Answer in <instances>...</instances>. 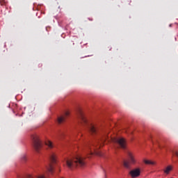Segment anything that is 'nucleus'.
<instances>
[{
  "mask_svg": "<svg viewBox=\"0 0 178 178\" xmlns=\"http://www.w3.org/2000/svg\"><path fill=\"white\" fill-rule=\"evenodd\" d=\"M45 144L47 147H49V148H50V149L54 148V143H52V142H51V140H47L45 142Z\"/></svg>",
  "mask_w": 178,
  "mask_h": 178,
  "instance_id": "12",
  "label": "nucleus"
},
{
  "mask_svg": "<svg viewBox=\"0 0 178 178\" xmlns=\"http://www.w3.org/2000/svg\"><path fill=\"white\" fill-rule=\"evenodd\" d=\"M124 166L127 169H129V168H130V163H129V161H124Z\"/></svg>",
  "mask_w": 178,
  "mask_h": 178,
  "instance_id": "15",
  "label": "nucleus"
},
{
  "mask_svg": "<svg viewBox=\"0 0 178 178\" xmlns=\"http://www.w3.org/2000/svg\"><path fill=\"white\" fill-rule=\"evenodd\" d=\"M58 123H63L65 122V116L59 117L58 119Z\"/></svg>",
  "mask_w": 178,
  "mask_h": 178,
  "instance_id": "14",
  "label": "nucleus"
},
{
  "mask_svg": "<svg viewBox=\"0 0 178 178\" xmlns=\"http://www.w3.org/2000/svg\"><path fill=\"white\" fill-rule=\"evenodd\" d=\"M143 162L145 165H155V162L152 161L151 160L144 159Z\"/></svg>",
  "mask_w": 178,
  "mask_h": 178,
  "instance_id": "11",
  "label": "nucleus"
},
{
  "mask_svg": "<svg viewBox=\"0 0 178 178\" xmlns=\"http://www.w3.org/2000/svg\"><path fill=\"white\" fill-rule=\"evenodd\" d=\"M46 169L47 170V172L49 173H54V166L52 165L51 163H49L47 166H46Z\"/></svg>",
  "mask_w": 178,
  "mask_h": 178,
  "instance_id": "8",
  "label": "nucleus"
},
{
  "mask_svg": "<svg viewBox=\"0 0 178 178\" xmlns=\"http://www.w3.org/2000/svg\"><path fill=\"white\" fill-rule=\"evenodd\" d=\"M89 131H90V133H92V134H96L97 128L95 127V126L91 124L89 127Z\"/></svg>",
  "mask_w": 178,
  "mask_h": 178,
  "instance_id": "9",
  "label": "nucleus"
},
{
  "mask_svg": "<svg viewBox=\"0 0 178 178\" xmlns=\"http://www.w3.org/2000/svg\"><path fill=\"white\" fill-rule=\"evenodd\" d=\"M127 155L131 165H136V163H137V159H136V156L134 152L128 151L127 152Z\"/></svg>",
  "mask_w": 178,
  "mask_h": 178,
  "instance_id": "3",
  "label": "nucleus"
},
{
  "mask_svg": "<svg viewBox=\"0 0 178 178\" xmlns=\"http://www.w3.org/2000/svg\"><path fill=\"white\" fill-rule=\"evenodd\" d=\"M93 154L94 153L92 152V151H91V147H88L86 150V155L88 158H91V155H93Z\"/></svg>",
  "mask_w": 178,
  "mask_h": 178,
  "instance_id": "10",
  "label": "nucleus"
},
{
  "mask_svg": "<svg viewBox=\"0 0 178 178\" xmlns=\"http://www.w3.org/2000/svg\"><path fill=\"white\" fill-rule=\"evenodd\" d=\"M79 119L81 121L83 122V123H86V122H87L86 117H84L82 113H80L79 114Z\"/></svg>",
  "mask_w": 178,
  "mask_h": 178,
  "instance_id": "13",
  "label": "nucleus"
},
{
  "mask_svg": "<svg viewBox=\"0 0 178 178\" xmlns=\"http://www.w3.org/2000/svg\"><path fill=\"white\" fill-rule=\"evenodd\" d=\"M129 175L132 178L138 177L141 175V170L140 168H135L129 172Z\"/></svg>",
  "mask_w": 178,
  "mask_h": 178,
  "instance_id": "5",
  "label": "nucleus"
},
{
  "mask_svg": "<svg viewBox=\"0 0 178 178\" xmlns=\"http://www.w3.org/2000/svg\"><path fill=\"white\" fill-rule=\"evenodd\" d=\"M38 178H45V176L44 175H40L38 177Z\"/></svg>",
  "mask_w": 178,
  "mask_h": 178,
  "instance_id": "17",
  "label": "nucleus"
},
{
  "mask_svg": "<svg viewBox=\"0 0 178 178\" xmlns=\"http://www.w3.org/2000/svg\"><path fill=\"white\" fill-rule=\"evenodd\" d=\"M95 154H96V155H99V154H98V153H97V152H95Z\"/></svg>",
  "mask_w": 178,
  "mask_h": 178,
  "instance_id": "19",
  "label": "nucleus"
},
{
  "mask_svg": "<svg viewBox=\"0 0 178 178\" xmlns=\"http://www.w3.org/2000/svg\"><path fill=\"white\" fill-rule=\"evenodd\" d=\"M32 138L33 141V147L36 149V151H38V149H40V147L42 146L40 136H38V135H33L32 136Z\"/></svg>",
  "mask_w": 178,
  "mask_h": 178,
  "instance_id": "2",
  "label": "nucleus"
},
{
  "mask_svg": "<svg viewBox=\"0 0 178 178\" xmlns=\"http://www.w3.org/2000/svg\"><path fill=\"white\" fill-rule=\"evenodd\" d=\"M105 140H106V138L102 139V143H105Z\"/></svg>",
  "mask_w": 178,
  "mask_h": 178,
  "instance_id": "18",
  "label": "nucleus"
},
{
  "mask_svg": "<svg viewBox=\"0 0 178 178\" xmlns=\"http://www.w3.org/2000/svg\"><path fill=\"white\" fill-rule=\"evenodd\" d=\"M51 163H56V154L51 153L49 156Z\"/></svg>",
  "mask_w": 178,
  "mask_h": 178,
  "instance_id": "7",
  "label": "nucleus"
},
{
  "mask_svg": "<svg viewBox=\"0 0 178 178\" xmlns=\"http://www.w3.org/2000/svg\"><path fill=\"white\" fill-rule=\"evenodd\" d=\"M113 143L119 144L121 148H126V140L123 138H115L113 139Z\"/></svg>",
  "mask_w": 178,
  "mask_h": 178,
  "instance_id": "4",
  "label": "nucleus"
},
{
  "mask_svg": "<svg viewBox=\"0 0 178 178\" xmlns=\"http://www.w3.org/2000/svg\"><path fill=\"white\" fill-rule=\"evenodd\" d=\"M172 170H173V166L168 165L165 168H164L163 172L165 175H169Z\"/></svg>",
  "mask_w": 178,
  "mask_h": 178,
  "instance_id": "6",
  "label": "nucleus"
},
{
  "mask_svg": "<svg viewBox=\"0 0 178 178\" xmlns=\"http://www.w3.org/2000/svg\"><path fill=\"white\" fill-rule=\"evenodd\" d=\"M69 111H66L65 113V116H69Z\"/></svg>",
  "mask_w": 178,
  "mask_h": 178,
  "instance_id": "16",
  "label": "nucleus"
},
{
  "mask_svg": "<svg viewBox=\"0 0 178 178\" xmlns=\"http://www.w3.org/2000/svg\"><path fill=\"white\" fill-rule=\"evenodd\" d=\"M1 5H3V3H2V2H0Z\"/></svg>",
  "mask_w": 178,
  "mask_h": 178,
  "instance_id": "20",
  "label": "nucleus"
},
{
  "mask_svg": "<svg viewBox=\"0 0 178 178\" xmlns=\"http://www.w3.org/2000/svg\"><path fill=\"white\" fill-rule=\"evenodd\" d=\"M65 163L68 169H74L76 166H84L86 165L84 159L80 156H76L74 159H65Z\"/></svg>",
  "mask_w": 178,
  "mask_h": 178,
  "instance_id": "1",
  "label": "nucleus"
}]
</instances>
